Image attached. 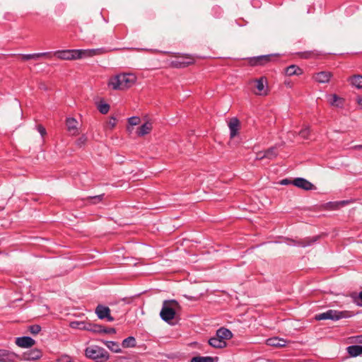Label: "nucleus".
<instances>
[{
	"label": "nucleus",
	"instance_id": "1",
	"mask_svg": "<svg viewBox=\"0 0 362 362\" xmlns=\"http://www.w3.org/2000/svg\"><path fill=\"white\" fill-rule=\"evenodd\" d=\"M104 52L105 50L103 48L91 49H64L55 51L53 52V54L59 59L76 60L102 54Z\"/></svg>",
	"mask_w": 362,
	"mask_h": 362
},
{
	"label": "nucleus",
	"instance_id": "2",
	"mask_svg": "<svg viewBox=\"0 0 362 362\" xmlns=\"http://www.w3.org/2000/svg\"><path fill=\"white\" fill-rule=\"evenodd\" d=\"M136 81V77L133 74H120L110 78L108 86L113 90H125L132 87Z\"/></svg>",
	"mask_w": 362,
	"mask_h": 362
},
{
	"label": "nucleus",
	"instance_id": "3",
	"mask_svg": "<svg viewBox=\"0 0 362 362\" xmlns=\"http://www.w3.org/2000/svg\"><path fill=\"white\" fill-rule=\"evenodd\" d=\"M180 309V306L175 300H165L163 302L160 316L163 321L170 323Z\"/></svg>",
	"mask_w": 362,
	"mask_h": 362
},
{
	"label": "nucleus",
	"instance_id": "4",
	"mask_svg": "<svg viewBox=\"0 0 362 362\" xmlns=\"http://www.w3.org/2000/svg\"><path fill=\"white\" fill-rule=\"evenodd\" d=\"M85 354L95 362H105L110 358L108 352L105 349L96 345L88 346L85 350Z\"/></svg>",
	"mask_w": 362,
	"mask_h": 362
},
{
	"label": "nucleus",
	"instance_id": "5",
	"mask_svg": "<svg viewBox=\"0 0 362 362\" xmlns=\"http://www.w3.org/2000/svg\"><path fill=\"white\" fill-rule=\"evenodd\" d=\"M350 317L348 311H339L336 310H328L325 313H319L315 316L316 320H332L337 321L342 318Z\"/></svg>",
	"mask_w": 362,
	"mask_h": 362
},
{
	"label": "nucleus",
	"instance_id": "6",
	"mask_svg": "<svg viewBox=\"0 0 362 362\" xmlns=\"http://www.w3.org/2000/svg\"><path fill=\"white\" fill-rule=\"evenodd\" d=\"M250 83H255L256 85L257 90L254 91V93L257 95H267L268 90L265 88V85L267 83V78L262 76L259 78L254 79Z\"/></svg>",
	"mask_w": 362,
	"mask_h": 362
},
{
	"label": "nucleus",
	"instance_id": "7",
	"mask_svg": "<svg viewBox=\"0 0 362 362\" xmlns=\"http://www.w3.org/2000/svg\"><path fill=\"white\" fill-rule=\"evenodd\" d=\"M42 356V351L38 349H33L24 352L21 356L18 355L19 360L37 361Z\"/></svg>",
	"mask_w": 362,
	"mask_h": 362
},
{
	"label": "nucleus",
	"instance_id": "8",
	"mask_svg": "<svg viewBox=\"0 0 362 362\" xmlns=\"http://www.w3.org/2000/svg\"><path fill=\"white\" fill-rule=\"evenodd\" d=\"M95 313L99 319H107L109 322H112L114 318L110 315V309L103 305H98L95 308Z\"/></svg>",
	"mask_w": 362,
	"mask_h": 362
},
{
	"label": "nucleus",
	"instance_id": "9",
	"mask_svg": "<svg viewBox=\"0 0 362 362\" xmlns=\"http://www.w3.org/2000/svg\"><path fill=\"white\" fill-rule=\"evenodd\" d=\"M292 185L294 186L305 189V190H312L315 189L313 184L307 180L306 179L302 177H297L293 180Z\"/></svg>",
	"mask_w": 362,
	"mask_h": 362
},
{
	"label": "nucleus",
	"instance_id": "10",
	"mask_svg": "<svg viewBox=\"0 0 362 362\" xmlns=\"http://www.w3.org/2000/svg\"><path fill=\"white\" fill-rule=\"evenodd\" d=\"M18 355L6 349H0V362H16Z\"/></svg>",
	"mask_w": 362,
	"mask_h": 362
},
{
	"label": "nucleus",
	"instance_id": "11",
	"mask_svg": "<svg viewBox=\"0 0 362 362\" xmlns=\"http://www.w3.org/2000/svg\"><path fill=\"white\" fill-rule=\"evenodd\" d=\"M194 63V59L190 57H181L172 62V65L176 68L186 67Z\"/></svg>",
	"mask_w": 362,
	"mask_h": 362
},
{
	"label": "nucleus",
	"instance_id": "12",
	"mask_svg": "<svg viewBox=\"0 0 362 362\" xmlns=\"http://www.w3.org/2000/svg\"><path fill=\"white\" fill-rule=\"evenodd\" d=\"M228 127L230 139L235 138L238 134L240 130V121L236 117L231 118L228 123Z\"/></svg>",
	"mask_w": 362,
	"mask_h": 362
},
{
	"label": "nucleus",
	"instance_id": "13",
	"mask_svg": "<svg viewBox=\"0 0 362 362\" xmlns=\"http://www.w3.org/2000/svg\"><path fill=\"white\" fill-rule=\"evenodd\" d=\"M35 344V341L30 337H21L16 339V344L21 348H29Z\"/></svg>",
	"mask_w": 362,
	"mask_h": 362
},
{
	"label": "nucleus",
	"instance_id": "14",
	"mask_svg": "<svg viewBox=\"0 0 362 362\" xmlns=\"http://www.w3.org/2000/svg\"><path fill=\"white\" fill-rule=\"evenodd\" d=\"M287 341L283 338L279 337H272L266 341V344L268 346L276 347V348H282L286 346Z\"/></svg>",
	"mask_w": 362,
	"mask_h": 362
},
{
	"label": "nucleus",
	"instance_id": "15",
	"mask_svg": "<svg viewBox=\"0 0 362 362\" xmlns=\"http://www.w3.org/2000/svg\"><path fill=\"white\" fill-rule=\"evenodd\" d=\"M332 76V74L331 72L321 71V72L315 74L313 76V79L318 83H328L329 81Z\"/></svg>",
	"mask_w": 362,
	"mask_h": 362
},
{
	"label": "nucleus",
	"instance_id": "16",
	"mask_svg": "<svg viewBox=\"0 0 362 362\" xmlns=\"http://www.w3.org/2000/svg\"><path fill=\"white\" fill-rule=\"evenodd\" d=\"M67 130L71 135H76L78 133L77 125L78 122L76 119L73 117H69L66 121Z\"/></svg>",
	"mask_w": 362,
	"mask_h": 362
},
{
	"label": "nucleus",
	"instance_id": "17",
	"mask_svg": "<svg viewBox=\"0 0 362 362\" xmlns=\"http://www.w3.org/2000/svg\"><path fill=\"white\" fill-rule=\"evenodd\" d=\"M216 335L218 338H220L223 341H226V340L230 339L233 337L232 332L224 327H221L216 331Z\"/></svg>",
	"mask_w": 362,
	"mask_h": 362
},
{
	"label": "nucleus",
	"instance_id": "18",
	"mask_svg": "<svg viewBox=\"0 0 362 362\" xmlns=\"http://www.w3.org/2000/svg\"><path fill=\"white\" fill-rule=\"evenodd\" d=\"M209 344L212 347L222 349L226 346V341H223L216 335L209 339Z\"/></svg>",
	"mask_w": 362,
	"mask_h": 362
},
{
	"label": "nucleus",
	"instance_id": "19",
	"mask_svg": "<svg viewBox=\"0 0 362 362\" xmlns=\"http://www.w3.org/2000/svg\"><path fill=\"white\" fill-rule=\"evenodd\" d=\"M329 103L332 106L341 108L344 105V99L336 94L329 96Z\"/></svg>",
	"mask_w": 362,
	"mask_h": 362
},
{
	"label": "nucleus",
	"instance_id": "20",
	"mask_svg": "<svg viewBox=\"0 0 362 362\" xmlns=\"http://www.w3.org/2000/svg\"><path fill=\"white\" fill-rule=\"evenodd\" d=\"M285 74L288 76H299L303 74V70L296 65H291L286 68Z\"/></svg>",
	"mask_w": 362,
	"mask_h": 362
},
{
	"label": "nucleus",
	"instance_id": "21",
	"mask_svg": "<svg viewBox=\"0 0 362 362\" xmlns=\"http://www.w3.org/2000/svg\"><path fill=\"white\" fill-rule=\"evenodd\" d=\"M152 129V124L150 122H146L139 127L137 129L136 134L139 136H143L150 133Z\"/></svg>",
	"mask_w": 362,
	"mask_h": 362
},
{
	"label": "nucleus",
	"instance_id": "22",
	"mask_svg": "<svg viewBox=\"0 0 362 362\" xmlns=\"http://www.w3.org/2000/svg\"><path fill=\"white\" fill-rule=\"evenodd\" d=\"M319 238V236H314V237H308L303 239L300 240L296 243V244L301 247H307L313 245L314 243H315Z\"/></svg>",
	"mask_w": 362,
	"mask_h": 362
},
{
	"label": "nucleus",
	"instance_id": "23",
	"mask_svg": "<svg viewBox=\"0 0 362 362\" xmlns=\"http://www.w3.org/2000/svg\"><path fill=\"white\" fill-rule=\"evenodd\" d=\"M350 83L358 89H362V75H354L348 79Z\"/></svg>",
	"mask_w": 362,
	"mask_h": 362
},
{
	"label": "nucleus",
	"instance_id": "24",
	"mask_svg": "<svg viewBox=\"0 0 362 362\" xmlns=\"http://www.w3.org/2000/svg\"><path fill=\"white\" fill-rule=\"evenodd\" d=\"M348 354L353 357L362 354V346L352 345L347 347Z\"/></svg>",
	"mask_w": 362,
	"mask_h": 362
},
{
	"label": "nucleus",
	"instance_id": "25",
	"mask_svg": "<svg viewBox=\"0 0 362 362\" xmlns=\"http://www.w3.org/2000/svg\"><path fill=\"white\" fill-rule=\"evenodd\" d=\"M217 359V357L197 356L192 358L190 362H215Z\"/></svg>",
	"mask_w": 362,
	"mask_h": 362
},
{
	"label": "nucleus",
	"instance_id": "26",
	"mask_svg": "<svg viewBox=\"0 0 362 362\" xmlns=\"http://www.w3.org/2000/svg\"><path fill=\"white\" fill-rule=\"evenodd\" d=\"M104 344L112 351H113L115 353L121 352V349L119 348V345L117 342L112 341H104Z\"/></svg>",
	"mask_w": 362,
	"mask_h": 362
},
{
	"label": "nucleus",
	"instance_id": "27",
	"mask_svg": "<svg viewBox=\"0 0 362 362\" xmlns=\"http://www.w3.org/2000/svg\"><path fill=\"white\" fill-rule=\"evenodd\" d=\"M87 330L93 333H102L103 326L97 324L88 323Z\"/></svg>",
	"mask_w": 362,
	"mask_h": 362
},
{
	"label": "nucleus",
	"instance_id": "28",
	"mask_svg": "<svg viewBox=\"0 0 362 362\" xmlns=\"http://www.w3.org/2000/svg\"><path fill=\"white\" fill-rule=\"evenodd\" d=\"M122 344L124 348L134 347L136 346V339L134 337H129L123 340Z\"/></svg>",
	"mask_w": 362,
	"mask_h": 362
},
{
	"label": "nucleus",
	"instance_id": "29",
	"mask_svg": "<svg viewBox=\"0 0 362 362\" xmlns=\"http://www.w3.org/2000/svg\"><path fill=\"white\" fill-rule=\"evenodd\" d=\"M71 327L74 329L87 330L88 323L84 322H72Z\"/></svg>",
	"mask_w": 362,
	"mask_h": 362
},
{
	"label": "nucleus",
	"instance_id": "30",
	"mask_svg": "<svg viewBox=\"0 0 362 362\" xmlns=\"http://www.w3.org/2000/svg\"><path fill=\"white\" fill-rule=\"evenodd\" d=\"M264 153L266 155V158L269 160L274 158L277 156V151L276 148L275 147H272L267 149V151H264Z\"/></svg>",
	"mask_w": 362,
	"mask_h": 362
},
{
	"label": "nucleus",
	"instance_id": "31",
	"mask_svg": "<svg viewBox=\"0 0 362 362\" xmlns=\"http://www.w3.org/2000/svg\"><path fill=\"white\" fill-rule=\"evenodd\" d=\"M28 329L32 334L35 335L41 331V327L39 325H30Z\"/></svg>",
	"mask_w": 362,
	"mask_h": 362
},
{
	"label": "nucleus",
	"instance_id": "32",
	"mask_svg": "<svg viewBox=\"0 0 362 362\" xmlns=\"http://www.w3.org/2000/svg\"><path fill=\"white\" fill-rule=\"evenodd\" d=\"M98 109L100 113L107 114L110 110V105L107 103H100Z\"/></svg>",
	"mask_w": 362,
	"mask_h": 362
},
{
	"label": "nucleus",
	"instance_id": "33",
	"mask_svg": "<svg viewBox=\"0 0 362 362\" xmlns=\"http://www.w3.org/2000/svg\"><path fill=\"white\" fill-rule=\"evenodd\" d=\"M87 142V137L85 136V135H82L81 136H80L76 141V144L78 146V147H82Z\"/></svg>",
	"mask_w": 362,
	"mask_h": 362
},
{
	"label": "nucleus",
	"instance_id": "34",
	"mask_svg": "<svg viewBox=\"0 0 362 362\" xmlns=\"http://www.w3.org/2000/svg\"><path fill=\"white\" fill-rule=\"evenodd\" d=\"M310 128L306 127L299 132V135L303 139H308L310 135Z\"/></svg>",
	"mask_w": 362,
	"mask_h": 362
},
{
	"label": "nucleus",
	"instance_id": "35",
	"mask_svg": "<svg viewBox=\"0 0 362 362\" xmlns=\"http://www.w3.org/2000/svg\"><path fill=\"white\" fill-rule=\"evenodd\" d=\"M271 57H272L271 55H262V56L259 57L257 59V60L259 62V64H264V63L269 61Z\"/></svg>",
	"mask_w": 362,
	"mask_h": 362
},
{
	"label": "nucleus",
	"instance_id": "36",
	"mask_svg": "<svg viewBox=\"0 0 362 362\" xmlns=\"http://www.w3.org/2000/svg\"><path fill=\"white\" fill-rule=\"evenodd\" d=\"M140 118L139 117H132L128 119V122L130 125L134 126L140 123Z\"/></svg>",
	"mask_w": 362,
	"mask_h": 362
},
{
	"label": "nucleus",
	"instance_id": "37",
	"mask_svg": "<svg viewBox=\"0 0 362 362\" xmlns=\"http://www.w3.org/2000/svg\"><path fill=\"white\" fill-rule=\"evenodd\" d=\"M104 194H100L94 197H90L89 199L93 200L92 203L95 204L103 200Z\"/></svg>",
	"mask_w": 362,
	"mask_h": 362
},
{
	"label": "nucleus",
	"instance_id": "38",
	"mask_svg": "<svg viewBox=\"0 0 362 362\" xmlns=\"http://www.w3.org/2000/svg\"><path fill=\"white\" fill-rule=\"evenodd\" d=\"M107 125L110 127V129H112L116 125V119L114 117H111L107 122Z\"/></svg>",
	"mask_w": 362,
	"mask_h": 362
},
{
	"label": "nucleus",
	"instance_id": "39",
	"mask_svg": "<svg viewBox=\"0 0 362 362\" xmlns=\"http://www.w3.org/2000/svg\"><path fill=\"white\" fill-rule=\"evenodd\" d=\"M116 332V330L115 328H105L103 327V330L102 332V333H105V334H115Z\"/></svg>",
	"mask_w": 362,
	"mask_h": 362
},
{
	"label": "nucleus",
	"instance_id": "40",
	"mask_svg": "<svg viewBox=\"0 0 362 362\" xmlns=\"http://www.w3.org/2000/svg\"><path fill=\"white\" fill-rule=\"evenodd\" d=\"M37 130L42 136H44L46 134V129L42 125L37 126Z\"/></svg>",
	"mask_w": 362,
	"mask_h": 362
},
{
	"label": "nucleus",
	"instance_id": "41",
	"mask_svg": "<svg viewBox=\"0 0 362 362\" xmlns=\"http://www.w3.org/2000/svg\"><path fill=\"white\" fill-rule=\"evenodd\" d=\"M264 158H267L264 151H260L257 153L256 159L262 160Z\"/></svg>",
	"mask_w": 362,
	"mask_h": 362
},
{
	"label": "nucleus",
	"instance_id": "42",
	"mask_svg": "<svg viewBox=\"0 0 362 362\" xmlns=\"http://www.w3.org/2000/svg\"><path fill=\"white\" fill-rule=\"evenodd\" d=\"M21 57L23 60H30L32 59L31 54H20Z\"/></svg>",
	"mask_w": 362,
	"mask_h": 362
},
{
	"label": "nucleus",
	"instance_id": "43",
	"mask_svg": "<svg viewBox=\"0 0 362 362\" xmlns=\"http://www.w3.org/2000/svg\"><path fill=\"white\" fill-rule=\"evenodd\" d=\"M292 181L293 180H288V179H284V180H282L280 182V184L283 185H289V184H292Z\"/></svg>",
	"mask_w": 362,
	"mask_h": 362
},
{
	"label": "nucleus",
	"instance_id": "44",
	"mask_svg": "<svg viewBox=\"0 0 362 362\" xmlns=\"http://www.w3.org/2000/svg\"><path fill=\"white\" fill-rule=\"evenodd\" d=\"M41 57H47L48 58H51L52 56H54L53 52H40Z\"/></svg>",
	"mask_w": 362,
	"mask_h": 362
},
{
	"label": "nucleus",
	"instance_id": "45",
	"mask_svg": "<svg viewBox=\"0 0 362 362\" xmlns=\"http://www.w3.org/2000/svg\"><path fill=\"white\" fill-rule=\"evenodd\" d=\"M317 54H318L314 53V52H310L305 53L304 54V57L308 58V57H311L312 56H315V55H317Z\"/></svg>",
	"mask_w": 362,
	"mask_h": 362
},
{
	"label": "nucleus",
	"instance_id": "46",
	"mask_svg": "<svg viewBox=\"0 0 362 362\" xmlns=\"http://www.w3.org/2000/svg\"><path fill=\"white\" fill-rule=\"evenodd\" d=\"M32 59H37L38 58L41 57V53H34L31 54Z\"/></svg>",
	"mask_w": 362,
	"mask_h": 362
},
{
	"label": "nucleus",
	"instance_id": "47",
	"mask_svg": "<svg viewBox=\"0 0 362 362\" xmlns=\"http://www.w3.org/2000/svg\"><path fill=\"white\" fill-rule=\"evenodd\" d=\"M356 103L359 105H362V95H359L356 98Z\"/></svg>",
	"mask_w": 362,
	"mask_h": 362
},
{
	"label": "nucleus",
	"instance_id": "48",
	"mask_svg": "<svg viewBox=\"0 0 362 362\" xmlns=\"http://www.w3.org/2000/svg\"><path fill=\"white\" fill-rule=\"evenodd\" d=\"M284 84H285L287 87H289V88H291V87H292V86H293L292 82H291V81H287V80H286V81H284Z\"/></svg>",
	"mask_w": 362,
	"mask_h": 362
},
{
	"label": "nucleus",
	"instance_id": "49",
	"mask_svg": "<svg viewBox=\"0 0 362 362\" xmlns=\"http://www.w3.org/2000/svg\"><path fill=\"white\" fill-rule=\"evenodd\" d=\"M354 149H362V145H356L353 147Z\"/></svg>",
	"mask_w": 362,
	"mask_h": 362
},
{
	"label": "nucleus",
	"instance_id": "50",
	"mask_svg": "<svg viewBox=\"0 0 362 362\" xmlns=\"http://www.w3.org/2000/svg\"><path fill=\"white\" fill-rule=\"evenodd\" d=\"M358 338H362V335L361 336H357ZM358 342L359 343H362V340H358Z\"/></svg>",
	"mask_w": 362,
	"mask_h": 362
},
{
	"label": "nucleus",
	"instance_id": "51",
	"mask_svg": "<svg viewBox=\"0 0 362 362\" xmlns=\"http://www.w3.org/2000/svg\"><path fill=\"white\" fill-rule=\"evenodd\" d=\"M356 341L358 342V340H362V338H358L357 337H356Z\"/></svg>",
	"mask_w": 362,
	"mask_h": 362
}]
</instances>
